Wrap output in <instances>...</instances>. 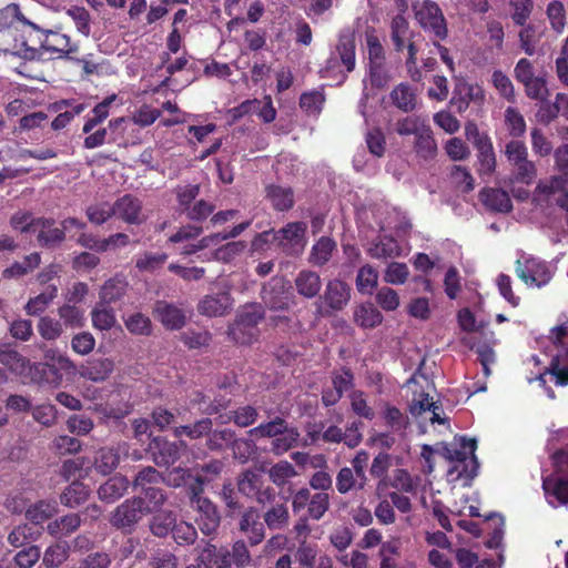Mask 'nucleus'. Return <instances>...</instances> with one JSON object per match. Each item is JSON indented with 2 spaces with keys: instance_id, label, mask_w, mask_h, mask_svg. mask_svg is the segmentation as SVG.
<instances>
[{
  "instance_id": "f257e3e1",
  "label": "nucleus",
  "mask_w": 568,
  "mask_h": 568,
  "mask_svg": "<svg viewBox=\"0 0 568 568\" xmlns=\"http://www.w3.org/2000/svg\"><path fill=\"white\" fill-rule=\"evenodd\" d=\"M504 154L511 166L513 181L531 184L537 178V166L528 158V149L524 141L513 139L505 144Z\"/></svg>"
},
{
  "instance_id": "f03ea898",
  "label": "nucleus",
  "mask_w": 568,
  "mask_h": 568,
  "mask_svg": "<svg viewBox=\"0 0 568 568\" xmlns=\"http://www.w3.org/2000/svg\"><path fill=\"white\" fill-rule=\"evenodd\" d=\"M414 18L418 26L438 40H445L448 28L440 7L433 0H415L412 3Z\"/></svg>"
},
{
  "instance_id": "7ed1b4c3",
  "label": "nucleus",
  "mask_w": 568,
  "mask_h": 568,
  "mask_svg": "<svg viewBox=\"0 0 568 568\" xmlns=\"http://www.w3.org/2000/svg\"><path fill=\"white\" fill-rule=\"evenodd\" d=\"M264 318V310L258 304L246 305L229 327V336L237 344H251L258 336L257 325Z\"/></svg>"
},
{
  "instance_id": "20e7f679",
  "label": "nucleus",
  "mask_w": 568,
  "mask_h": 568,
  "mask_svg": "<svg viewBox=\"0 0 568 568\" xmlns=\"http://www.w3.org/2000/svg\"><path fill=\"white\" fill-rule=\"evenodd\" d=\"M515 272L525 284L536 287L546 285L552 277L544 261L526 254L517 258Z\"/></svg>"
},
{
  "instance_id": "39448f33",
  "label": "nucleus",
  "mask_w": 568,
  "mask_h": 568,
  "mask_svg": "<svg viewBox=\"0 0 568 568\" xmlns=\"http://www.w3.org/2000/svg\"><path fill=\"white\" fill-rule=\"evenodd\" d=\"M351 286L342 280H331L326 283L323 295L316 303L317 312L327 315L342 311L351 300Z\"/></svg>"
},
{
  "instance_id": "423d86ee",
  "label": "nucleus",
  "mask_w": 568,
  "mask_h": 568,
  "mask_svg": "<svg viewBox=\"0 0 568 568\" xmlns=\"http://www.w3.org/2000/svg\"><path fill=\"white\" fill-rule=\"evenodd\" d=\"M554 158L555 168L559 174L547 180H540L536 187L538 193L547 196L568 191V144L557 148Z\"/></svg>"
},
{
  "instance_id": "0eeeda50",
  "label": "nucleus",
  "mask_w": 568,
  "mask_h": 568,
  "mask_svg": "<svg viewBox=\"0 0 568 568\" xmlns=\"http://www.w3.org/2000/svg\"><path fill=\"white\" fill-rule=\"evenodd\" d=\"M460 446L468 449L469 455L458 463L454 464L447 471L450 483L463 481V486H469L471 480L477 476L479 464L475 455L477 442L474 438L460 437Z\"/></svg>"
},
{
  "instance_id": "6e6552de",
  "label": "nucleus",
  "mask_w": 568,
  "mask_h": 568,
  "mask_svg": "<svg viewBox=\"0 0 568 568\" xmlns=\"http://www.w3.org/2000/svg\"><path fill=\"white\" fill-rule=\"evenodd\" d=\"M261 297L263 303L274 311L287 310L293 303L290 283L283 276H274L265 283Z\"/></svg>"
},
{
  "instance_id": "1a4fd4ad",
  "label": "nucleus",
  "mask_w": 568,
  "mask_h": 568,
  "mask_svg": "<svg viewBox=\"0 0 568 568\" xmlns=\"http://www.w3.org/2000/svg\"><path fill=\"white\" fill-rule=\"evenodd\" d=\"M143 504L144 500L140 497L126 499L112 513L110 517L111 525L125 532H131L145 513Z\"/></svg>"
},
{
  "instance_id": "9d476101",
  "label": "nucleus",
  "mask_w": 568,
  "mask_h": 568,
  "mask_svg": "<svg viewBox=\"0 0 568 568\" xmlns=\"http://www.w3.org/2000/svg\"><path fill=\"white\" fill-rule=\"evenodd\" d=\"M186 447L183 440L170 442L162 436L152 438L149 444L152 459L160 467H169L176 463Z\"/></svg>"
},
{
  "instance_id": "9b49d317",
  "label": "nucleus",
  "mask_w": 568,
  "mask_h": 568,
  "mask_svg": "<svg viewBox=\"0 0 568 568\" xmlns=\"http://www.w3.org/2000/svg\"><path fill=\"white\" fill-rule=\"evenodd\" d=\"M130 454V445L126 442L118 443L112 447L99 449L94 457V468L102 475L111 474L120 464L122 457Z\"/></svg>"
},
{
  "instance_id": "f8f14e48",
  "label": "nucleus",
  "mask_w": 568,
  "mask_h": 568,
  "mask_svg": "<svg viewBox=\"0 0 568 568\" xmlns=\"http://www.w3.org/2000/svg\"><path fill=\"white\" fill-rule=\"evenodd\" d=\"M113 207L114 216L120 217L129 224H141L144 221L142 202L131 194L119 197L113 203Z\"/></svg>"
},
{
  "instance_id": "ddd939ff",
  "label": "nucleus",
  "mask_w": 568,
  "mask_h": 568,
  "mask_svg": "<svg viewBox=\"0 0 568 568\" xmlns=\"http://www.w3.org/2000/svg\"><path fill=\"white\" fill-rule=\"evenodd\" d=\"M240 530L247 537L251 545H258L265 538V527L254 507L246 508L239 523Z\"/></svg>"
},
{
  "instance_id": "4468645a",
  "label": "nucleus",
  "mask_w": 568,
  "mask_h": 568,
  "mask_svg": "<svg viewBox=\"0 0 568 568\" xmlns=\"http://www.w3.org/2000/svg\"><path fill=\"white\" fill-rule=\"evenodd\" d=\"M34 226L38 243L43 247H54L65 239L64 230L57 227L53 219L38 217Z\"/></svg>"
},
{
  "instance_id": "2eb2a0df",
  "label": "nucleus",
  "mask_w": 568,
  "mask_h": 568,
  "mask_svg": "<svg viewBox=\"0 0 568 568\" xmlns=\"http://www.w3.org/2000/svg\"><path fill=\"white\" fill-rule=\"evenodd\" d=\"M400 244L392 236L379 235L367 247V254L376 260H393L402 255Z\"/></svg>"
},
{
  "instance_id": "dca6fc26",
  "label": "nucleus",
  "mask_w": 568,
  "mask_h": 568,
  "mask_svg": "<svg viewBox=\"0 0 568 568\" xmlns=\"http://www.w3.org/2000/svg\"><path fill=\"white\" fill-rule=\"evenodd\" d=\"M262 518L264 527H267L270 530L286 529L291 520L287 498L283 497L278 504L264 509Z\"/></svg>"
},
{
  "instance_id": "f3484780",
  "label": "nucleus",
  "mask_w": 568,
  "mask_h": 568,
  "mask_svg": "<svg viewBox=\"0 0 568 568\" xmlns=\"http://www.w3.org/2000/svg\"><path fill=\"white\" fill-rule=\"evenodd\" d=\"M114 363L106 357L93 358L87 361L79 367L78 374L91 382L99 383L105 381L113 372Z\"/></svg>"
},
{
  "instance_id": "a211bd4d",
  "label": "nucleus",
  "mask_w": 568,
  "mask_h": 568,
  "mask_svg": "<svg viewBox=\"0 0 568 568\" xmlns=\"http://www.w3.org/2000/svg\"><path fill=\"white\" fill-rule=\"evenodd\" d=\"M192 507L200 514L197 518L200 530L204 535L213 534L221 520L215 505L210 499H197V504Z\"/></svg>"
},
{
  "instance_id": "6ab92c4d",
  "label": "nucleus",
  "mask_w": 568,
  "mask_h": 568,
  "mask_svg": "<svg viewBox=\"0 0 568 568\" xmlns=\"http://www.w3.org/2000/svg\"><path fill=\"white\" fill-rule=\"evenodd\" d=\"M294 286L302 297L311 300L318 296L323 284L321 276L315 271L302 270L294 278Z\"/></svg>"
},
{
  "instance_id": "aec40b11",
  "label": "nucleus",
  "mask_w": 568,
  "mask_h": 568,
  "mask_svg": "<svg viewBox=\"0 0 568 568\" xmlns=\"http://www.w3.org/2000/svg\"><path fill=\"white\" fill-rule=\"evenodd\" d=\"M232 302L227 292L210 294L204 296L199 305L197 311L205 316H222L231 307Z\"/></svg>"
},
{
  "instance_id": "412c9836",
  "label": "nucleus",
  "mask_w": 568,
  "mask_h": 568,
  "mask_svg": "<svg viewBox=\"0 0 568 568\" xmlns=\"http://www.w3.org/2000/svg\"><path fill=\"white\" fill-rule=\"evenodd\" d=\"M154 313L166 328L179 329L185 324L184 312L165 301L156 302Z\"/></svg>"
},
{
  "instance_id": "4be33fe9",
  "label": "nucleus",
  "mask_w": 568,
  "mask_h": 568,
  "mask_svg": "<svg viewBox=\"0 0 568 568\" xmlns=\"http://www.w3.org/2000/svg\"><path fill=\"white\" fill-rule=\"evenodd\" d=\"M413 150L418 159L430 161L437 155V143L432 128L427 125L414 138Z\"/></svg>"
},
{
  "instance_id": "5701e85b",
  "label": "nucleus",
  "mask_w": 568,
  "mask_h": 568,
  "mask_svg": "<svg viewBox=\"0 0 568 568\" xmlns=\"http://www.w3.org/2000/svg\"><path fill=\"white\" fill-rule=\"evenodd\" d=\"M542 488L551 506L568 503V478L546 477L542 480Z\"/></svg>"
},
{
  "instance_id": "b1692460",
  "label": "nucleus",
  "mask_w": 568,
  "mask_h": 568,
  "mask_svg": "<svg viewBox=\"0 0 568 568\" xmlns=\"http://www.w3.org/2000/svg\"><path fill=\"white\" fill-rule=\"evenodd\" d=\"M383 320V314L372 303H362L354 307L353 321L362 328H375Z\"/></svg>"
},
{
  "instance_id": "393cba45",
  "label": "nucleus",
  "mask_w": 568,
  "mask_h": 568,
  "mask_svg": "<svg viewBox=\"0 0 568 568\" xmlns=\"http://www.w3.org/2000/svg\"><path fill=\"white\" fill-rule=\"evenodd\" d=\"M41 551L38 546H29L18 551L11 558L4 557L0 568H32L40 559Z\"/></svg>"
},
{
  "instance_id": "a878e982",
  "label": "nucleus",
  "mask_w": 568,
  "mask_h": 568,
  "mask_svg": "<svg viewBox=\"0 0 568 568\" xmlns=\"http://www.w3.org/2000/svg\"><path fill=\"white\" fill-rule=\"evenodd\" d=\"M336 52L346 72H352L355 68V39L349 29L341 31Z\"/></svg>"
},
{
  "instance_id": "bb28decb",
  "label": "nucleus",
  "mask_w": 568,
  "mask_h": 568,
  "mask_svg": "<svg viewBox=\"0 0 568 568\" xmlns=\"http://www.w3.org/2000/svg\"><path fill=\"white\" fill-rule=\"evenodd\" d=\"M545 34V27L541 23H529L519 31L520 48L528 55L538 51V45Z\"/></svg>"
},
{
  "instance_id": "cd10ccee",
  "label": "nucleus",
  "mask_w": 568,
  "mask_h": 568,
  "mask_svg": "<svg viewBox=\"0 0 568 568\" xmlns=\"http://www.w3.org/2000/svg\"><path fill=\"white\" fill-rule=\"evenodd\" d=\"M484 205L495 212L508 213L513 209L508 193L501 189H485L480 193Z\"/></svg>"
},
{
  "instance_id": "c85d7f7f",
  "label": "nucleus",
  "mask_w": 568,
  "mask_h": 568,
  "mask_svg": "<svg viewBox=\"0 0 568 568\" xmlns=\"http://www.w3.org/2000/svg\"><path fill=\"white\" fill-rule=\"evenodd\" d=\"M389 99L397 109L406 113L414 111L417 105V94L412 87L406 83L396 85L392 90Z\"/></svg>"
},
{
  "instance_id": "c756f323",
  "label": "nucleus",
  "mask_w": 568,
  "mask_h": 568,
  "mask_svg": "<svg viewBox=\"0 0 568 568\" xmlns=\"http://www.w3.org/2000/svg\"><path fill=\"white\" fill-rule=\"evenodd\" d=\"M129 487V480L124 476H113L98 490L99 498L106 503H113L121 498Z\"/></svg>"
},
{
  "instance_id": "7c9ffc66",
  "label": "nucleus",
  "mask_w": 568,
  "mask_h": 568,
  "mask_svg": "<svg viewBox=\"0 0 568 568\" xmlns=\"http://www.w3.org/2000/svg\"><path fill=\"white\" fill-rule=\"evenodd\" d=\"M58 513L54 500H39L26 509V517L34 525H40Z\"/></svg>"
},
{
  "instance_id": "2f4dec72",
  "label": "nucleus",
  "mask_w": 568,
  "mask_h": 568,
  "mask_svg": "<svg viewBox=\"0 0 568 568\" xmlns=\"http://www.w3.org/2000/svg\"><path fill=\"white\" fill-rule=\"evenodd\" d=\"M306 231V226L302 222H293L288 223L286 226L282 227L278 231H274L276 236L277 245L285 247L287 245H298L301 244L304 234Z\"/></svg>"
},
{
  "instance_id": "473e14b6",
  "label": "nucleus",
  "mask_w": 568,
  "mask_h": 568,
  "mask_svg": "<svg viewBox=\"0 0 568 568\" xmlns=\"http://www.w3.org/2000/svg\"><path fill=\"white\" fill-rule=\"evenodd\" d=\"M288 428V424L282 417H275L274 419L262 423L258 426L248 430L250 436L254 438H272L275 439L283 435Z\"/></svg>"
},
{
  "instance_id": "72a5a7b5",
  "label": "nucleus",
  "mask_w": 568,
  "mask_h": 568,
  "mask_svg": "<svg viewBox=\"0 0 568 568\" xmlns=\"http://www.w3.org/2000/svg\"><path fill=\"white\" fill-rule=\"evenodd\" d=\"M266 199L276 211H287L294 205V195L290 187L268 185L266 187Z\"/></svg>"
},
{
  "instance_id": "f704fd0d",
  "label": "nucleus",
  "mask_w": 568,
  "mask_h": 568,
  "mask_svg": "<svg viewBox=\"0 0 568 568\" xmlns=\"http://www.w3.org/2000/svg\"><path fill=\"white\" fill-rule=\"evenodd\" d=\"M42 48L45 51L65 55L78 51V47L71 43L70 38L59 32H49L42 42Z\"/></svg>"
},
{
  "instance_id": "c9c22d12",
  "label": "nucleus",
  "mask_w": 568,
  "mask_h": 568,
  "mask_svg": "<svg viewBox=\"0 0 568 568\" xmlns=\"http://www.w3.org/2000/svg\"><path fill=\"white\" fill-rule=\"evenodd\" d=\"M270 480L276 487H284L292 478L298 476L295 467L287 460H280L267 469Z\"/></svg>"
},
{
  "instance_id": "e433bc0d",
  "label": "nucleus",
  "mask_w": 568,
  "mask_h": 568,
  "mask_svg": "<svg viewBox=\"0 0 568 568\" xmlns=\"http://www.w3.org/2000/svg\"><path fill=\"white\" fill-rule=\"evenodd\" d=\"M81 525V518L78 514H69L50 521L47 531L54 537L67 536L74 532Z\"/></svg>"
},
{
  "instance_id": "4c0bfd02",
  "label": "nucleus",
  "mask_w": 568,
  "mask_h": 568,
  "mask_svg": "<svg viewBox=\"0 0 568 568\" xmlns=\"http://www.w3.org/2000/svg\"><path fill=\"white\" fill-rule=\"evenodd\" d=\"M335 248L336 243L334 240L327 236H322L312 247L308 258L310 263L315 266L325 265L332 257Z\"/></svg>"
},
{
  "instance_id": "58836bf2",
  "label": "nucleus",
  "mask_w": 568,
  "mask_h": 568,
  "mask_svg": "<svg viewBox=\"0 0 568 568\" xmlns=\"http://www.w3.org/2000/svg\"><path fill=\"white\" fill-rule=\"evenodd\" d=\"M128 290V282L120 277L106 281L100 291L101 304H111L123 297Z\"/></svg>"
},
{
  "instance_id": "ea45409f",
  "label": "nucleus",
  "mask_w": 568,
  "mask_h": 568,
  "mask_svg": "<svg viewBox=\"0 0 568 568\" xmlns=\"http://www.w3.org/2000/svg\"><path fill=\"white\" fill-rule=\"evenodd\" d=\"M57 295L58 288L55 285L47 286L43 292L28 301L24 307L27 314L34 316L44 312Z\"/></svg>"
},
{
  "instance_id": "a19ab883",
  "label": "nucleus",
  "mask_w": 568,
  "mask_h": 568,
  "mask_svg": "<svg viewBox=\"0 0 568 568\" xmlns=\"http://www.w3.org/2000/svg\"><path fill=\"white\" fill-rule=\"evenodd\" d=\"M409 23L402 14H396L390 23V38L395 50L400 52L406 47V40H409Z\"/></svg>"
},
{
  "instance_id": "79ce46f5",
  "label": "nucleus",
  "mask_w": 568,
  "mask_h": 568,
  "mask_svg": "<svg viewBox=\"0 0 568 568\" xmlns=\"http://www.w3.org/2000/svg\"><path fill=\"white\" fill-rule=\"evenodd\" d=\"M41 262V256L39 253H31L24 256L23 261L14 262L9 267L4 268L2 272V276L4 278L20 277L29 272L33 271L39 266Z\"/></svg>"
},
{
  "instance_id": "37998d69",
  "label": "nucleus",
  "mask_w": 568,
  "mask_h": 568,
  "mask_svg": "<svg viewBox=\"0 0 568 568\" xmlns=\"http://www.w3.org/2000/svg\"><path fill=\"white\" fill-rule=\"evenodd\" d=\"M263 484L262 476L254 470H245L237 478L239 491L248 498H255Z\"/></svg>"
},
{
  "instance_id": "c03bdc74",
  "label": "nucleus",
  "mask_w": 568,
  "mask_h": 568,
  "mask_svg": "<svg viewBox=\"0 0 568 568\" xmlns=\"http://www.w3.org/2000/svg\"><path fill=\"white\" fill-rule=\"evenodd\" d=\"M156 513L158 514L153 516L150 521V530L155 537L163 538L172 532L176 519L173 511L171 510H162Z\"/></svg>"
},
{
  "instance_id": "a18cd8bd",
  "label": "nucleus",
  "mask_w": 568,
  "mask_h": 568,
  "mask_svg": "<svg viewBox=\"0 0 568 568\" xmlns=\"http://www.w3.org/2000/svg\"><path fill=\"white\" fill-rule=\"evenodd\" d=\"M378 273L369 264L362 266L356 275V288L361 294L371 295L377 287Z\"/></svg>"
},
{
  "instance_id": "49530a36",
  "label": "nucleus",
  "mask_w": 568,
  "mask_h": 568,
  "mask_svg": "<svg viewBox=\"0 0 568 568\" xmlns=\"http://www.w3.org/2000/svg\"><path fill=\"white\" fill-rule=\"evenodd\" d=\"M88 497V488L82 483L73 481L71 485L68 486V488H65L60 499L64 506L75 508L79 505L85 503Z\"/></svg>"
},
{
  "instance_id": "de8ad7c7",
  "label": "nucleus",
  "mask_w": 568,
  "mask_h": 568,
  "mask_svg": "<svg viewBox=\"0 0 568 568\" xmlns=\"http://www.w3.org/2000/svg\"><path fill=\"white\" fill-rule=\"evenodd\" d=\"M0 363L11 373L22 375L28 368L29 361L17 351L0 349Z\"/></svg>"
},
{
  "instance_id": "09e8293b",
  "label": "nucleus",
  "mask_w": 568,
  "mask_h": 568,
  "mask_svg": "<svg viewBox=\"0 0 568 568\" xmlns=\"http://www.w3.org/2000/svg\"><path fill=\"white\" fill-rule=\"evenodd\" d=\"M43 371L51 373L54 376L52 382L59 385L62 379V376L59 374V372L65 374H77L79 368L68 356L61 354L60 356H57V361L54 363H45L43 365Z\"/></svg>"
},
{
  "instance_id": "8fccbe9b",
  "label": "nucleus",
  "mask_w": 568,
  "mask_h": 568,
  "mask_svg": "<svg viewBox=\"0 0 568 568\" xmlns=\"http://www.w3.org/2000/svg\"><path fill=\"white\" fill-rule=\"evenodd\" d=\"M58 315L65 328L74 329L84 325L83 311L69 303L58 308Z\"/></svg>"
},
{
  "instance_id": "3c124183",
  "label": "nucleus",
  "mask_w": 568,
  "mask_h": 568,
  "mask_svg": "<svg viewBox=\"0 0 568 568\" xmlns=\"http://www.w3.org/2000/svg\"><path fill=\"white\" fill-rule=\"evenodd\" d=\"M298 437V430L295 427H291L283 433V435L271 442L270 452L276 456H281L296 445Z\"/></svg>"
},
{
  "instance_id": "603ef678",
  "label": "nucleus",
  "mask_w": 568,
  "mask_h": 568,
  "mask_svg": "<svg viewBox=\"0 0 568 568\" xmlns=\"http://www.w3.org/2000/svg\"><path fill=\"white\" fill-rule=\"evenodd\" d=\"M336 490L341 495H346L352 490L359 489V478L351 467H342L335 479Z\"/></svg>"
},
{
  "instance_id": "864d4df0",
  "label": "nucleus",
  "mask_w": 568,
  "mask_h": 568,
  "mask_svg": "<svg viewBox=\"0 0 568 568\" xmlns=\"http://www.w3.org/2000/svg\"><path fill=\"white\" fill-rule=\"evenodd\" d=\"M91 317L93 327L100 331L111 329L116 323L113 308L102 306V304L92 310Z\"/></svg>"
},
{
  "instance_id": "5fc2aeb1",
  "label": "nucleus",
  "mask_w": 568,
  "mask_h": 568,
  "mask_svg": "<svg viewBox=\"0 0 568 568\" xmlns=\"http://www.w3.org/2000/svg\"><path fill=\"white\" fill-rule=\"evenodd\" d=\"M37 328L40 336L48 342L60 338L63 333L62 323L50 316H42L38 322Z\"/></svg>"
},
{
  "instance_id": "6e6d98bb",
  "label": "nucleus",
  "mask_w": 568,
  "mask_h": 568,
  "mask_svg": "<svg viewBox=\"0 0 568 568\" xmlns=\"http://www.w3.org/2000/svg\"><path fill=\"white\" fill-rule=\"evenodd\" d=\"M172 537L179 546L193 545L197 538V531L192 524L180 521L174 524Z\"/></svg>"
},
{
  "instance_id": "4d7b16f0",
  "label": "nucleus",
  "mask_w": 568,
  "mask_h": 568,
  "mask_svg": "<svg viewBox=\"0 0 568 568\" xmlns=\"http://www.w3.org/2000/svg\"><path fill=\"white\" fill-rule=\"evenodd\" d=\"M329 505L331 498L327 493H315L307 507L308 517L313 520H321L329 509Z\"/></svg>"
},
{
  "instance_id": "13d9d810",
  "label": "nucleus",
  "mask_w": 568,
  "mask_h": 568,
  "mask_svg": "<svg viewBox=\"0 0 568 568\" xmlns=\"http://www.w3.org/2000/svg\"><path fill=\"white\" fill-rule=\"evenodd\" d=\"M68 559V546L57 542L47 548L42 562L48 568H57Z\"/></svg>"
},
{
  "instance_id": "bf43d9fd",
  "label": "nucleus",
  "mask_w": 568,
  "mask_h": 568,
  "mask_svg": "<svg viewBox=\"0 0 568 568\" xmlns=\"http://www.w3.org/2000/svg\"><path fill=\"white\" fill-rule=\"evenodd\" d=\"M505 123L509 134L517 139L526 132V122L519 111L513 106L505 110Z\"/></svg>"
},
{
  "instance_id": "052dcab7",
  "label": "nucleus",
  "mask_w": 568,
  "mask_h": 568,
  "mask_svg": "<svg viewBox=\"0 0 568 568\" xmlns=\"http://www.w3.org/2000/svg\"><path fill=\"white\" fill-rule=\"evenodd\" d=\"M85 213L92 224L101 225L114 216V207L113 204L102 202L88 206Z\"/></svg>"
},
{
  "instance_id": "680f3d73",
  "label": "nucleus",
  "mask_w": 568,
  "mask_h": 568,
  "mask_svg": "<svg viewBox=\"0 0 568 568\" xmlns=\"http://www.w3.org/2000/svg\"><path fill=\"white\" fill-rule=\"evenodd\" d=\"M409 276L408 266L405 263L392 262L387 265L383 280L387 284L402 285Z\"/></svg>"
},
{
  "instance_id": "e2e57ef3",
  "label": "nucleus",
  "mask_w": 568,
  "mask_h": 568,
  "mask_svg": "<svg viewBox=\"0 0 568 568\" xmlns=\"http://www.w3.org/2000/svg\"><path fill=\"white\" fill-rule=\"evenodd\" d=\"M491 83L500 97L509 102L515 101V88L507 74L500 70H495L491 74Z\"/></svg>"
},
{
  "instance_id": "0e129e2a",
  "label": "nucleus",
  "mask_w": 568,
  "mask_h": 568,
  "mask_svg": "<svg viewBox=\"0 0 568 568\" xmlns=\"http://www.w3.org/2000/svg\"><path fill=\"white\" fill-rule=\"evenodd\" d=\"M427 125L426 120L420 116H406L397 120L395 130L402 136L414 135L415 138Z\"/></svg>"
},
{
  "instance_id": "69168bd1",
  "label": "nucleus",
  "mask_w": 568,
  "mask_h": 568,
  "mask_svg": "<svg viewBox=\"0 0 568 568\" xmlns=\"http://www.w3.org/2000/svg\"><path fill=\"white\" fill-rule=\"evenodd\" d=\"M162 483V474L158 471L152 466H146L142 468L135 476L133 480L134 488H141L142 491H145L150 485Z\"/></svg>"
},
{
  "instance_id": "338daca9",
  "label": "nucleus",
  "mask_w": 568,
  "mask_h": 568,
  "mask_svg": "<svg viewBox=\"0 0 568 568\" xmlns=\"http://www.w3.org/2000/svg\"><path fill=\"white\" fill-rule=\"evenodd\" d=\"M144 496L146 506L143 507L145 513L162 511V507L168 501L166 493L158 487H149L145 489Z\"/></svg>"
},
{
  "instance_id": "774afa93",
  "label": "nucleus",
  "mask_w": 568,
  "mask_h": 568,
  "mask_svg": "<svg viewBox=\"0 0 568 568\" xmlns=\"http://www.w3.org/2000/svg\"><path fill=\"white\" fill-rule=\"evenodd\" d=\"M375 301L386 312L397 310L400 304L397 292L388 286H383L377 291Z\"/></svg>"
}]
</instances>
